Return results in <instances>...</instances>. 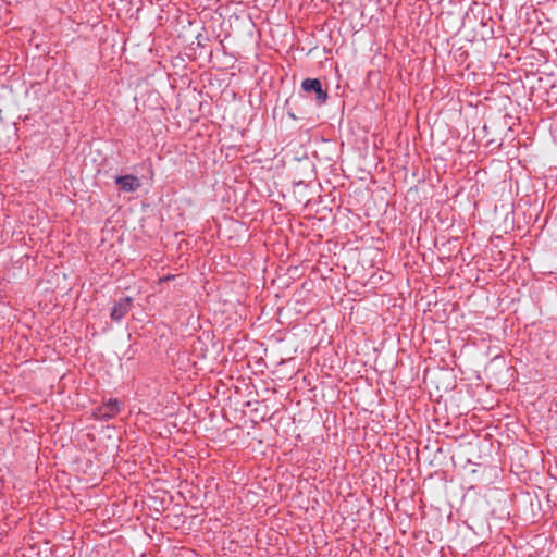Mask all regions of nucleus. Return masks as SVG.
I'll return each mask as SVG.
<instances>
[{
  "label": "nucleus",
  "instance_id": "nucleus-1",
  "mask_svg": "<svg viewBox=\"0 0 557 557\" xmlns=\"http://www.w3.org/2000/svg\"><path fill=\"white\" fill-rule=\"evenodd\" d=\"M329 98V90L323 87L321 79L308 77L301 82L298 95L295 98L286 99L284 107L287 115L296 121L307 113L304 108L305 102L312 100L315 107L321 108L327 102Z\"/></svg>",
  "mask_w": 557,
  "mask_h": 557
},
{
  "label": "nucleus",
  "instance_id": "nucleus-2",
  "mask_svg": "<svg viewBox=\"0 0 557 557\" xmlns=\"http://www.w3.org/2000/svg\"><path fill=\"white\" fill-rule=\"evenodd\" d=\"M122 407H123L122 401H120L116 398H110L108 401L103 403L101 406H98L94 410L92 414L97 420L108 421V420L115 418L120 413Z\"/></svg>",
  "mask_w": 557,
  "mask_h": 557
},
{
  "label": "nucleus",
  "instance_id": "nucleus-3",
  "mask_svg": "<svg viewBox=\"0 0 557 557\" xmlns=\"http://www.w3.org/2000/svg\"><path fill=\"white\" fill-rule=\"evenodd\" d=\"M134 304V298L131 296H123L117 299L111 308L110 318L114 322H121L123 318L131 311Z\"/></svg>",
  "mask_w": 557,
  "mask_h": 557
},
{
  "label": "nucleus",
  "instance_id": "nucleus-4",
  "mask_svg": "<svg viewBox=\"0 0 557 557\" xmlns=\"http://www.w3.org/2000/svg\"><path fill=\"white\" fill-rule=\"evenodd\" d=\"M114 183L124 193H134L141 185L139 177L133 174L117 175L114 177Z\"/></svg>",
  "mask_w": 557,
  "mask_h": 557
},
{
  "label": "nucleus",
  "instance_id": "nucleus-5",
  "mask_svg": "<svg viewBox=\"0 0 557 557\" xmlns=\"http://www.w3.org/2000/svg\"><path fill=\"white\" fill-rule=\"evenodd\" d=\"M480 24H481V30H480L481 38L483 40L493 39L495 37V30H494L495 22L493 21V18L491 16L486 17L484 10H482Z\"/></svg>",
  "mask_w": 557,
  "mask_h": 557
},
{
  "label": "nucleus",
  "instance_id": "nucleus-6",
  "mask_svg": "<svg viewBox=\"0 0 557 557\" xmlns=\"http://www.w3.org/2000/svg\"><path fill=\"white\" fill-rule=\"evenodd\" d=\"M195 39H196V45L199 48H205L207 46V44L210 41V38L208 37V35L202 34V33L197 34Z\"/></svg>",
  "mask_w": 557,
  "mask_h": 557
},
{
  "label": "nucleus",
  "instance_id": "nucleus-7",
  "mask_svg": "<svg viewBox=\"0 0 557 557\" xmlns=\"http://www.w3.org/2000/svg\"><path fill=\"white\" fill-rule=\"evenodd\" d=\"M176 276L175 275H172V274H168V275H164L162 277H160L158 280V284H162V283H165V282H169V281H172L174 280Z\"/></svg>",
  "mask_w": 557,
  "mask_h": 557
}]
</instances>
